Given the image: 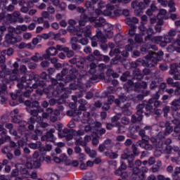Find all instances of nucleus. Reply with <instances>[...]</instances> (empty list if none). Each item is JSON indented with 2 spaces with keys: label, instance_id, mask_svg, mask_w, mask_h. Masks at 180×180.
<instances>
[{
  "label": "nucleus",
  "instance_id": "obj_49",
  "mask_svg": "<svg viewBox=\"0 0 180 180\" xmlns=\"http://www.w3.org/2000/svg\"><path fill=\"white\" fill-rule=\"evenodd\" d=\"M135 41H136L137 43H141V41H143V37H141V34L136 35V37H135Z\"/></svg>",
  "mask_w": 180,
  "mask_h": 180
},
{
  "label": "nucleus",
  "instance_id": "obj_15",
  "mask_svg": "<svg viewBox=\"0 0 180 180\" xmlns=\"http://www.w3.org/2000/svg\"><path fill=\"white\" fill-rule=\"evenodd\" d=\"M139 30H141V32H143L141 34H143V35L147 34L148 36H151V34L154 33V31H153L152 28L146 30V27H144V25H140Z\"/></svg>",
  "mask_w": 180,
  "mask_h": 180
},
{
  "label": "nucleus",
  "instance_id": "obj_54",
  "mask_svg": "<svg viewBox=\"0 0 180 180\" xmlns=\"http://www.w3.org/2000/svg\"><path fill=\"white\" fill-rule=\"evenodd\" d=\"M115 101V97L113 96H110L108 100V105L112 104V103Z\"/></svg>",
  "mask_w": 180,
  "mask_h": 180
},
{
  "label": "nucleus",
  "instance_id": "obj_27",
  "mask_svg": "<svg viewBox=\"0 0 180 180\" xmlns=\"http://www.w3.org/2000/svg\"><path fill=\"white\" fill-rule=\"evenodd\" d=\"M136 91H139V88L146 89L147 88V83L142 82L141 83H136L135 84Z\"/></svg>",
  "mask_w": 180,
  "mask_h": 180
},
{
  "label": "nucleus",
  "instance_id": "obj_20",
  "mask_svg": "<svg viewBox=\"0 0 180 180\" xmlns=\"http://www.w3.org/2000/svg\"><path fill=\"white\" fill-rule=\"evenodd\" d=\"M172 109L174 110V112H176V110L180 109V100H174L172 101Z\"/></svg>",
  "mask_w": 180,
  "mask_h": 180
},
{
  "label": "nucleus",
  "instance_id": "obj_9",
  "mask_svg": "<svg viewBox=\"0 0 180 180\" xmlns=\"http://www.w3.org/2000/svg\"><path fill=\"white\" fill-rule=\"evenodd\" d=\"M32 106H34V108H35L28 107L27 110L29 113H31V115H32V116H37L38 112H43V109L39 107V102L34 101L32 103Z\"/></svg>",
  "mask_w": 180,
  "mask_h": 180
},
{
  "label": "nucleus",
  "instance_id": "obj_32",
  "mask_svg": "<svg viewBox=\"0 0 180 180\" xmlns=\"http://www.w3.org/2000/svg\"><path fill=\"white\" fill-rule=\"evenodd\" d=\"M60 160V162H65V165H67V161H68V158L67 157V155L65 154H62L60 157H59Z\"/></svg>",
  "mask_w": 180,
  "mask_h": 180
},
{
  "label": "nucleus",
  "instance_id": "obj_58",
  "mask_svg": "<svg viewBox=\"0 0 180 180\" xmlns=\"http://www.w3.org/2000/svg\"><path fill=\"white\" fill-rule=\"evenodd\" d=\"M27 168H29L30 169H32V168H34V165L32 164V162H27L26 163Z\"/></svg>",
  "mask_w": 180,
  "mask_h": 180
},
{
  "label": "nucleus",
  "instance_id": "obj_13",
  "mask_svg": "<svg viewBox=\"0 0 180 180\" xmlns=\"http://www.w3.org/2000/svg\"><path fill=\"white\" fill-rule=\"evenodd\" d=\"M18 88H29V81L26 80V77H22L17 84Z\"/></svg>",
  "mask_w": 180,
  "mask_h": 180
},
{
  "label": "nucleus",
  "instance_id": "obj_44",
  "mask_svg": "<svg viewBox=\"0 0 180 180\" xmlns=\"http://www.w3.org/2000/svg\"><path fill=\"white\" fill-rule=\"evenodd\" d=\"M33 161L34 168H39L40 165H41V164L40 163V161H41V160L39 159V160H37L34 159Z\"/></svg>",
  "mask_w": 180,
  "mask_h": 180
},
{
  "label": "nucleus",
  "instance_id": "obj_63",
  "mask_svg": "<svg viewBox=\"0 0 180 180\" xmlns=\"http://www.w3.org/2000/svg\"><path fill=\"white\" fill-rule=\"evenodd\" d=\"M48 12H49V13L53 14L56 12V11L54 10V8H53L52 6H49L48 8Z\"/></svg>",
  "mask_w": 180,
  "mask_h": 180
},
{
  "label": "nucleus",
  "instance_id": "obj_19",
  "mask_svg": "<svg viewBox=\"0 0 180 180\" xmlns=\"http://www.w3.org/2000/svg\"><path fill=\"white\" fill-rule=\"evenodd\" d=\"M20 16V13L15 11L13 15H8V18L11 22H16V19Z\"/></svg>",
  "mask_w": 180,
  "mask_h": 180
},
{
  "label": "nucleus",
  "instance_id": "obj_10",
  "mask_svg": "<svg viewBox=\"0 0 180 180\" xmlns=\"http://www.w3.org/2000/svg\"><path fill=\"white\" fill-rule=\"evenodd\" d=\"M161 136H162V132H160L158 134V139H155L154 138H152L150 139V141L153 143V146H155V147H156L157 148H161V147H162V140L160 138Z\"/></svg>",
  "mask_w": 180,
  "mask_h": 180
},
{
  "label": "nucleus",
  "instance_id": "obj_30",
  "mask_svg": "<svg viewBox=\"0 0 180 180\" xmlns=\"http://www.w3.org/2000/svg\"><path fill=\"white\" fill-rule=\"evenodd\" d=\"M92 143H93V146H97V144L99 143V141L98 140V134L94 133L92 134Z\"/></svg>",
  "mask_w": 180,
  "mask_h": 180
},
{
  "label": "nucleus",
  "instance_id": "obj_16",
  "mask_svg": "<svg viewBox=\"0 0 180 180\" xmlns=\"http://www.w3.org/2000/svg\"><path fill=\"white\" fill-rule=\"evenodd\" d=\"M176 46H178L176 41L174 43L173 45H169L167 49L168 53H174V51L180 53V47H176Z\"/></svg>",
  "mask_w": 180,
  "mask_h": 180
},
{
  "label": "nucleus",
  "instance_id": "obj_62",
  "mask_svg": "<svg viewBox=\"0 0 180 180\" xmlns=\"http://www.w3.org/2000/svg\"><path fill=\"white\" fill-rule=\"evenodd\" d=\"M81 151L82 149L79 146L75 148V153H76V154H81Z\"/></svg>",
  "mask_w": 180,
  "mask_h": 180
},
{
  "label": "nucleus",
  "instance_id": "obj_26",
  "mask_svg": "<svg viewBox=\"0 0 180 180\" xmlns=\"http://www.w3.org/2000/svg\"><path fill=\"white\" fill-rule=\"evenodd\" d=\"M28 146L30 148H32V150H37V148H40V147H41V143L37 142L35 143H30Z\"/></svg>",
  "mask_w": 180,
  "mask_h": 180
},
{
  "label": "nucleus",
  "instance_id": "obj_28",
  "mask_svg": "<svg viewBox=\"0 0 180 180\" xmlns=\"http://www.w3.org/2000/svg\"><path fill=\"white\" fill-rule=\"evenodd\" d=\"M126 168H127V167L126 166V165H124V163H122L120 166V167L115 172V174L117 175H122V171L126 169Z\"/></svg>",
  "mask_w": 180,
  "mask_h": 180
},
{
  "label": "nucleus",
  "instance_id": "obj_6",
  "mask_svg": "<svg viewBox=\"0 0 180 180\" xmlns=\"http://www.w3.org/2000/svg\"><path fill=\"white\" fill-rule=\"evenodd\" d=\"M168 34L169 35H166L163 37H159V39H161V41H160V46H161V47H165L167 43H171V37L176 34V31L171 30L170 31H169Z\"/></svg>",
  "mask_w": 180,
  "mask_h": 180
},
{
  "label": "nucleus",
  "instance_id": "obj_29",
  "mask_svg": "<svg viewBox=\"0 0 180 180\" xmlns=\"http://www.w3.org/2000/svg\"><path fill=\"white\" fill-rule=\"evenodd\" d=\"M29 6L27 7H22L21 8V12H23V13H26V12H28L29 8H33V2L30 1L28 3Z\"/></svg>",
  "mask_w": 180,
  "mask_h": 180
},
{
  "label": "nucleus",
  "instance_id": "obj_61",
  "mask_svg": "<svg viewBox=\"0 0 180 180\" xmlns=\"http://www.w3.org/2000/svg\"><path fill=\"white\" fill-rule=\"evenodd\" d=\"M36 27V24L34 23H31L29 26H28V29L29 30H34V28Z\"/></svg>",
  "mask_w": 180,
  "mask_h": 180
},
{
  "label": "nucleus",
  "instance_id": "obj_12",
  "mask_svg": "<svg viewBox=\"0 0 180 180\" xmlns=\"http://www.w3.org/2000/svg\"><path fill=\"white\" fill-rule=\"evenodd\" d=\"M21 40L22 38L19 37L15 38L9 34L6 35V43H8V44H15V43H18V41H20Z\"/></svg>",
  "mask_w": 180,
  "mask_h": 180
},
{
  "label": "nucleus",
  "instance_id": "obj_34",
  "mask_svg": "<svg viewBox=\"0 0 180 180\" xmlns=\"http://www.w3.org/2000/svg\"><path fill=\"white\" fill-rule=\"evenodd\" d=\"M158 84V79H155V80L152 81L150 84V89H154V88H157Z\"/></svg>",
  "mask_w": 180,
  "mask_h": 180
},
{
  "label": "nucleus",
  "instance_id": "obj_41",
  "mask_svg": "<svg viewBox=\"0 0 180 180\" xmlns=\"http://www.w3.org/2000/svg\"><path fill=\"white\" fill-rule=\"evenodd\" d=\"M40 160L41 161H46V162H50V161H51V158H50V156H48V155H46L41 157Z\"/></svg>",
  "mask_w": 180,
  "mask_h": 180
},
{
  "label": "nucleus",
  "instance_id": "obj_60",
  "mask_svg": "<svg viewBox=\"0 0 180 180\" xmlns=\"http://www.w3.org/2000/svg\"><path fill=\"white\" fill-rule=\"evenodd\" d=\"M154 162H155V160L154 159V158H150L148 161V163L149 164V165H153Z\"/></svg>",
  "mask_w": 180,
  "mask_h": 180
},
{
  "label": "nucleus",
  "instance_id": "obj_14",
  "mask_svg": "<svg viewBox=\"0 0 180 180\" xmlns=\"http://www.w3.org/2000/svg\"><path fill=\"white\" fill-rule=\"evenodd\" d=\"M157 19L158 20H164V19H168V16H167V10L165 9L159 10V13L157 15Z\"/></svg>",
  "mask_w": 180,
  "mask_h": 180
},
{
  "label": "nucleus",
  "instance_id": "obj_59",
  "mask_svg": "<svg viewBox=\"0 0 180 180\" xmlns=\"http://www.w3.org/2000/svg\"><path fill=\"white\" fill-rule=\"evenodd\" d=\"M150 10H152L153 13H154V12H157V11H158L157 6H155V5L154 4H151Z\"/></svg>",
  "mask_w": 180,
  "mask_h": 180
},
{
  "label": "nucleus",
  "instance_id": "obj_45",
  "mask_svg": "<svg viewBox=\"0 0 180 180\" xmlns=\"http://www.w3.org/2000/svg\"><path fill=\"white\" fill-rule=\"evenodd\" d=\"M23 39L25 40H29V39H32V34L30 32H25L23 34Z\"/></svg>",
  "mask_w": 180,
  "mask_h": 180
},
{
  "label": "nucleus",
  "instance_id": "obj_11",
  "mask_svg": "<svg viewBox=\"0 0 180 180\" xmlns=\"http://www.w3.org/2000/svg\"><path fill=\"white\" fill-rule=\"evenodd\" d=\"M56 54H58V51L54 47H51L46 49V55H44V58L49 60L51 56H56Z\"/></svg>",
  "mask_w": 180,
  "mask_h": 180
},
{
  "label": "nucleus",
  "instance_id": "obj_5",
  "mask_svg": "<svg viewBox=\"0 0 180 180\" xmlns=\"http://www.w3.org/2000/svg\"><path fill=\"white\" fill-rule=\"evenodd\" d=\"M78 136L75 138V145L76 146H82L83 147H85L86 146L87 143L89 141H91V136H86L84 137V140L82 141V138L79 136L84 135V130H79L77 131Z\"/></svg>",
  "mask_w": 180,
  "mask_h": 180
},
{
  "label": "nucleus",
  "instance_id": "obj_64",
  "mask_svg": "<svg viewBox=\"0 0 180 180\" xmlns=\"http://www.w3.org/2000/svg\"><path fill=\"white\" fill-rule=\"evenodd\" d=\"M92 96H94V94L92 92H88L86 96V99H91L92 98Z\"/></svg>",
  "mask_w": 180,
  "mask_h": 180
},
{
  "label": "nucleus",
  "instance_id": "obj_4",
  "mask_svg": "<svg viewBox=\"0 0 180 180\" xmlns=\"http://www.w3.org/2000/svg\"><path fill=\"white\" fill-rule=\"evenodd\" d=\"M86 22H95L96 26L97 27H101V26H102V24L105 23V20L101 19V21H98V20H96V18L95 17L87 18L85 14L82 15L79 21V26H85V23H86Z\"/></svg>",
  "mask_w": 180,
  "mask_h": 180
},
{
  "label": "nucleus",
  "instance_id": "obj_24",
  "mask_svg": "<svg viewBox=\"0 0 180 180\" xmlns=\"http://www.w3.org/2000/svg\"><path fill=\"white\" fill-rule=\"evenodd\" d=\"M52 35L53 32H49L48 34L44 33L41 35H38L37 37H41V39H44V40H49V39H51Z\"/></svg>",
  "mask_w": 180,
  "mask_h": 180
},
{
  "label": "nucleus",
  "instance_id": "obj_48",
  "mask_svg": "<svg viewBox=\"0 0 180 180\" xmlns=\"http://www.w3.org/2000/svg\"><path fill=\"white\" fill-rule=\"evenodd\" d=\"M120 100H117L116 99L115 101V103H116V105H120V102H124V101H126L127 98L126 96H122L121 98H120Z\"/></svg>",
  "mask_w": 180,
  "mask_h": 180
},
{
  "label": "nucleus",
  "instance_id": "obj_3",
  "mask_svg": "<svg viewBox=\"0 0 180 180\" xmlns=\"http://www.w3.org/2000/svg\"><path fill=\"white\" fill-rule=\"evenodd\" d=\"M164 56V52L162 51H160L158 53H153L151 52L148 56H146V58L148 60V67H154L155 64H157L158 61H160L161 58H162V56Z\"/></svg>",
  "mask_w": 180,
  "mask_h": 180
},
{
  "label": "nucleus",
  "instance_id": "obj_2",
  "mask_svg": "<svg viewBox=\"0 0 180 180\" xmlns=\"http://www.w3.org/2000/svg\"><path fill=\"white\" fill-rule=\"evenodd\" d=\"M115 9V6L108 4L105 6V2L101 1L98 4V9L96 10V15H104L105 16H112V11Z\"/></svg>",
  "mask_w": 180,
  "mask_h": 180
},
{
  "label": "nucleus",
  "instance_id": "obj_42",
  "mask_svg": "<svg viewBox=\"0 0 180 180\" xmlns=\"http://www.w3.org/2000/svg\"><path fill=\"white\" fill-rule=\"evenodd\" d=\"M163 22L162 20H158V25L155 27V30L156 32H161V25H162Z\"/></svg>",
  "mask_w": 180,
  "mask_h": 180
},
{
  "label": "nucleus",
  "instance_id": "obj_50",
  "mask_svg": "<svg viewBox=\"0 0 180 180\" xmlns=\"http://www.w3.org/2000/svg\"><path fill=\"white\" fill-rule=\"evenodd\" d=\"M79 43L83 46L88 44V39L84 38L79 41Z\"/></svg>",
  "mask_w": 180,
  "mask_h": 180
},
{
  "label": "nucleus",
  "instance_id": "obj_51",
  "mask_svg": "<svg viewBox=\"0 0 180 180\" xmlns=\"http://www.w3.org/2000/svg\"><path fill=\"white\" fill-rule=\"evenodd\" d=\"M160 170V165H155L151 168L152 172H157Z\"/></svg>",
  "mask_w": 180,
  "mask_h": 180
},
{
  "label": "nucleus",
  "instance_id": "obj_57",
  "mask_svg": "<svg viewBox=\"0 0 180 180\" xmlns=\"http://www.w3.org/2000/svg\"><path fill=\"white\" fill-rule=\"evenodd\" d=\"M49 65H50V63H49L47 61H43L41 63V66L43 67L44 68L46 67H49Z\"/></svg>",
  "mask_w": 180,
  "mask_h": 180
},
{
  "label": "nucleus",
  "instance_id": "obj_53",
  "mask_svg": "<svg viewBox=\"0 0 180 180\" xmlns=\"http://www.w3.org/2000/svg\"><path fill=\"white\" fill-rule=\"evenodd\" d=\"M89 157H91V158H95V157H96V151L95 150H91L90 153H89Z\"/></svg>",
  "mask_w": 180,
  "mask_h": 180
},
{
  "label": "nucleus",
  "instance_id": "obj_36",
  "mask_svg": "<svg viewBox=\"0 0 180 180\" xmlns=\"http://www.w3.org/2000/svg\"><path fill=\"white\" fill-rule=\"evenodd\" d=\"M172 130H174L172 127H171L170 125L167 126L165 131V135L167 136V134H170V133H172Z\"/></svg>",
  "mask_w": 180,
  "mask_h": 180
},
{
  "label": "nucleus",
  "instance_id": "obj_21",
  "mask_svg": "<svg viewBox=\"0 0 180 180\" xmlns=\"http://www.w3.org/2000/svg\"><path fill=\"white\" fill-rule=\"evenodd\" d=\"M140 165H141V161L136 160L135 162V167L132 169L134 174H140V170L139 169V167H140Z\"/></svg>",
  "mask_w": 180,
  "mask_h": 180
},
{
  "label": "nucleus",
  "instance_id": "obj_40",
  "mask_svg": "<svg viewBox=\"0 0 180 180\" xmlns=\"http://www.w3.org/2000/svg\"><path fill=\"white\" fill-rule=\"evenodd\" d=\"M105 155L107 157H110V158H112V160H115V158H117V154L115 153H109L108 152H105Z\"/></svg>",
  "mask_w": 180,
  "mask_h": 180
},
{
  "label": "nucleus",
  "instance_id": "obj_43",
  "mask_svg": "<svg viewBox=\"0 0 180 180\" xmlns=\"http://www.w3.org/2000/svg\"><path fill=\"white\" fill-rule=\"evenodd\" d=\"M32 60H33V61H39V60H42L41 59V57H40V54L39 53H35V55H34L32 57Z\"/></svg>",
  "mask_w": 180,
  "mask_h": 180
},
{
  "label": "nucleus",
  "instance_id": "obj_37",
  "mask_svg": "<svg viewBox=\"0 0 180 180\" xmlns=\"http://www.w3.org/2000/svg\"><path fill=\"white\" fill-rule=\"evenodd\" d=\"M56 50L57 51H68V48L60 45H56Z\"/></svg>",
  "mask_w": 180,
  "mask_h": 180
},
{
  "label": "nucleus",
  "instance_id": "obj_35",
  "mask_svg": "<svg viewBox=\"0 0 180 180\" xmlns=\"http://www.w3.org/2000/svg\"><path fill=\"white\" fill-rule=\"evenodd\" d=\"M51 81L53 85H56V84H59L60 86H64V85H65V82H64V80H62L60 82H57V80L52 79Z\"/></svg>",
  "mask_w": 180,
  "mask_h": 180
},
{
  "label": "nucleus",
  "instance_id": "obj_1",
  "mask_svg": "<svg viewBox=\"0 0 180 180\" xmlns=\"http://www.w3.org/2000/svg\"><path fill=\"white\" fill-rule=\"evenodd\" d=\"M158 99H160V95L158 93H156L153 98L149 100L146 104H140L137 106V112H136V116L132 115L131 121L133 123H136V122H141L143 120V115H141L143 113V109H145L147 110V112H151L153 110V102H154V106L155 108H158L160 106V101H158Z\"/></svg>",
  "mask_w": 180,
  "mask_h": 180
},
{
  "label": "nucleus",
  "instance_id": "obj_18",
  "mask_svg": "<svg viewBox=\"0 0 180 180\" xmlns=\"http://www.w3.org/2000/svg\"><path fill=\"white\" fill-rule=\"evenodd\" d=\"M140 147L142 148H145V150H152L153 149V146L148 144V141L146 140H142L141 143H139Z\"/></svg>",
  "mask_w": 180,
  "mask_h": 180
},
{
  "label": "nucleus",
  "instance_id": "obj_33",
  "mask_svg": "<svg viewBox=\"0 0 180 180\" xmlns=\"http://www.w3.org/2000/svg\"><path fill=\"white\" fill-rule=\"evenodd\" d=\"M60 37H61V34L60 33L55 34L52 32L51 39L58 41L60 40Z\"/></svg>",
  "mask_w": 180,
  "mask_h": 180
},
{
  "label": "nucleus",
  "instance_id": "obj_47",
  "mask_svg": "<svg viewBox=\"0 0 180 180\" xmlns=\"http://www.w3.org/2000/svg\"><path fill=\"white\" fill-rule=\"evenodd\" d=\"M49 176L51 180H57L58 179V176L54 173H51L49 174Z\"/></svg>",
  "mask_w": 180,
  "mask_h": 180
},
{
  "label": "nucleus",
  "instance_id": "obj_38",
  "mask_svg": "<svg viewBox=\"0 0 180 180\" xmlns=\"http://www.w3.org/2000/svg\"><path fill=\"white\" fill-rule=\"evenodd\" d=\"M165 88H167V84H165V83H161L160 84L158 93L162 94V92H164V89H165Z\"/></svg>",
  "mask_w": 180,
  "mask_h": 180
},
{
  "label": "nucleus",
  "instance_id": "obj_31",
  "mask_svg": "<svg viewBox=\"0 0 180 180\" xmlns=\"http://www.w3.org/2000/svg\"><path fill=\"white\" fill-rule=\"evenodd\" d=\"M79 162H78V161H77V160H72V161H71V160H68V161H67V162H66V165H72V167H78V165H79Z\"/></svg>",
  "mask_w": 180,
  "mask_h": 180
},
{
  "label": "nucleus",
  "instance_id": "obj_39",
  "mask_svg": "<svg viewBox=\"0 0 180 180\" xmlns=\"http://www.w3.org/2000/svg\"><path fill=\"white\" fill-rule=\"evenodd\" d=\"M27 29H28L27 25H18L16 27V30H22V32H25V30H27Z\"/></svg>",
  "mask_w": 180,
  "mask_h": 180
},
{
  "label": "nucleus",
  "instance_id": "obj_8",
  "mask_svg": "<svg viewBox=\"0 0 180 180\" xmlns=\"http://www.w3.org/2000/svg\"><path fill=\"white\" fill-rule=\"evenodd\" d=\"M69 32L74 36H75V34L79 37L83 34L85 37H89V36H91V31L89 30V28L82 30L81 33V30H78V29H75L74 27H72V28H69Z\"/></svg>",
  "mask_w": 180,
  "mask_h": 180
},
{
  "label": "nucleus",
  "instance_id": "obj_22",
  "mask_svg": "<svg viewBox=\"0 0 180 180\" xmlns=\"http://www.w3.org/2000/svg\"><path fill=\"white\" fill-rule=\"evenodd\" d=\"M53 136L54 135H53V133L48 132L46 136L41 137V140H43V141H46V140L48 141H53Z\"/></svg>",
  "mask_w": 180,
  "mask_h": 180
},
{
  "label": "nucleus",
  "instance_id": "obj_25",
  "mask_svg": "<svg viewBox=\"0 0 180 180\" xmlns=\"http://www.w3.org/2000/svg\"><path fill=\"white\" fill-rule=\"evenodd\" d=\"M127 25H133V23H139V20L136 18H127L125 20Z\"/></svg>",
  "mask_w": 180,
  "mask_h": 180
},
{
  "label": "nucleus",
  "instance_id": "obj_55",
  "mask_svg": "<svg viewBox=\"0 0 180 180\" xmlns=\"http://www.w3.org/2000/svg\"><path fill=\"white\" fill-rule=\"evenodd\" d=\"M41 15H42V18L44 19H47L49 18V12H47V11L42 12Z\"/></svg>",
  "mask_w": 180,
  "mask_h": 180
},
{
  "label": "nucleus",
  "instance_id": "obj_7",
  "mask_svg": "<svg viewBox=\"0 0 180 180\" xmlns=\"http://www.w3.org/2000/svg\"><path fill=\"white\" fill-rule=\"evenodd\" d=\"M58 115H60V112L58 110L53 111L51 108H48L46 110V112H44L42 117L44 119H47V117H50L51 122H56L57 120Z\"/></svg>",
  "mask_w": 180,
  "mask_h": 180
},
{
  "label": "nucleus",
  "instance_id": "obj_17",
  "mask_svg": "<svg viewBox=\"0 0 180 180\" xmlns=\"http://www.w3.org/2000/svg\"><path fill=\"white\" fill-rule=\"evenodd\" d=\"M110 147H112V144H110V140H107L105 141V142L104 143V144H101L99 146L98 150L99 151H105V150L109 149L110 148Z\"/></svg>",
  "mask_w": 180,
  "mask_h": 180
},
{
  "label": "nucleus",
  "instance_id": "obj_52",
  "mask_svg": "<svg viewBox=\"0 0 180 180\" xmlns=\"http://www.w3.org/2000/svg\"><path fill=\"white\" fill-rule=\"evenodd\" d=\"M122 123L123 124H129V118L124 117L122 120Z\"/></svg>",
  "mask_w": 180,
  "mask_h": 180
},
{
  "label": "nucleus",
  "instance_id": "obj_46",
  "mask_svg": "<svg viewBox=\"0 0 180 180\" xmlns=\"http://www.w3.org/2000/svg\"><path fill=\"white\" fill-rule=\"evenodd\" d=\"M8 4L7 0H0V9H3V8H5Z\"/></svg>",
  "mask_w": 180,
  "mask_h": 180
},
{
  "label": "nucleus",
  "instance_id": "obj_56",
  "mask_svg": "<svg viewBox=\"0 0 180 180\" xmlns=\"http://www.w3.org/2000/svg\"><path fill=\"white\" fill-rule=\"evenodd\" d=\"M65 53H67V56L69 58L74 56V52L72 51H70V49H68V51H65Z\"/></svg>",
  "mask_w": 180,
  "mask_h": 180
},
{
  "label": "nucleus",
  "instance_id": "obj_23",
  "mask_svg": "<svg viewBox=\"0 0 180 180\" xmlns=\"http://www.w3.org/2000/svg\"><path fill=\"white\" fill-rule=\"evenodd\" d=\"M148 171V169L146 167H142V172L139 171V174H134L136 175V178H141V180L144 179V174L143 172H147Z\"/></svg>",
  "mask_w": 180,
  "mask_h": 180
}]
</instances>
